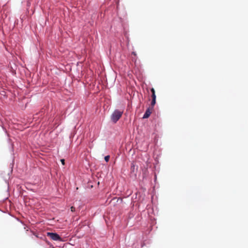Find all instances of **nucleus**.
Instances as JSON below:
<instances>
[{
    "instance_id": "f257e3e1",
    "label": "nucleus",
    "mask_w": 248,
    "mask_h": 248,
    "mask_svg": "<svg viewBox=\"0 0 248 248\" xmlns=\"http://www.w3.org/2000/svg\"><path fill=\"white\" fill-rule=\"evenodd\" d=\"M123 113V111H120L118 109L115 110L111 116V120L114 123H116L122 117Z\"/></svg>"
},
{
    "instance_id": "f03ea898",
    "label": "nucleus",
    "mask_w": 248,
    "mask_h": 248,
    "mask_svg": "<svg viewBox=\"0 0 248 248\" xmlns=\"http://www.w3.org/2000/svg\"><path fill=\"white\" fill-rule=\"evenodd\" d=\"M46 235L48 237H49L52 240L54 241H61L62 238L60 236V235L56 233L53 232H48L46 233Z\"/></svg>"
},
{
    "instance_id": "7ed1b4c3",
    "label": "nucleus",
    "mask_w": 248,
    "mask_h": 248,
    "mask_svg": "<svg viewBox=\"0 0 248 248\" xmlns=\"http://www.w3.org/2000/svg\"><path fill=\"white\" fill-rule=\"evenodd\" d=\"M152 110H153L152 108H150V107L148 108L147 109V110H146V112H145V113L143 116V119L148 118L150 116L151 114L152 113Z\"/></svg>"
},
{
    "instance_id": "20e7f679",
    "label": "nucleus",
    "mask_w": 248,
    "mask_h": 248,
    "mask_svg": "<svg viewBox=\"0 0 248 248\" xmlns=\"http://www.w3.org/2000/svg\"><path fill=\"white\" fill-rule=\"evenodd\" d=\"M151 91L152 93V99H156V96H155V90L154 88H152L151 90Z\"/></svg>"
},
{
    "instance_id": "39448f33",
    "label": "nucleus",
    "mask_w": 248,
    "mask_h": 248,
    "mask_svg": "<svg viewBox=\"0 0 248 248\" xmlns=\"http://www.w3.org/2000/svg\"><path fill=\"white\" fill-rule=\"evenodd\" d=\"M156 103V99H152V102H151V106L152 107L151 108H153V107L155 105Z\"/></svg>"
},
{
    "instance_id": "423d86ee",
    "label": "nucleus",
    "mask_w": 248,
    "mask_h": 248,
    "mask_svg": "<svg viewBox=\"0 0 248 248\" xmlns=\"http://www.w3.org/2000/svg\"><path fill=\"white\" fill-rule=\"evenodd\" d=\"M109 158H110V156L109 155H107L105 157L104 159H105V160L108 162V161H109Z\"/></svg>"
},
{
    "instance_id": "0eeeda50",
    "label": "nucleus",
    "mask_w": 248,
    "mask_h": 248,
    "mask_svg": "<svg viewBox=\"0 0 248 248\" xmlns=\"http://www.w3.org/2000/svg\"><path fill=\"white\" fill-rule=\"evenodd\" d=\"M71 211L72 212H74L75 211V208L74 206H72L71 207Z\"/></svg>"
},
{
    "instance_id": "6e6552de",
    "label": "nucleus",
    "mask_w": 248,
    "mask_h": 248,
    "mask_svg": "<svg viewBox=\"0 0 248 248\" xmlns=\"http://www.w3.org/2000/svg\"><path fill=\"white\" fill-rule=\"evenodd\" d=\"M61 162H62V165H64V159H61Z\"/></svg>"
},
{
    "instance_id": "1a4fd4ad",
    "label": "nucleus",
    "mask_w": 248,
    "mask_h": 248,
    "mask_svg": "<svg viewBox=\"0 0 248 248\" xmlns=\"http://www.w3.org/2000/svg\"><path fill=\"white\" fill-rule=\"evenodd\" d=\"M132 55H135V56H136V52H133L132 53Z\"/></svg>"
}]
</instances>
